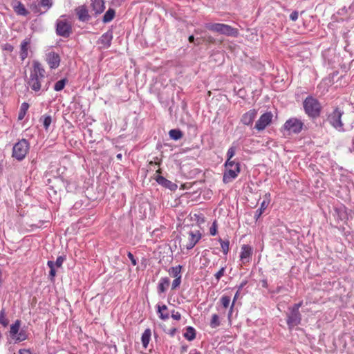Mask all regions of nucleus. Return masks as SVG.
<instances>
[{"label": "nucleus", "instance_id": "obj_19", "mask_svg": "<svg viewBox=\"0 0 354 354\" xmlns=\"http://www.w3.org/2000/svg\"><path fill=\"white\" fill-rule=\"evenodd\" d=\"M30 44V39L26 38L21 44L20 46V58L24 61L28 57V46Z\"/></svg>", "mask_w": 354, "mask_h": 354}, {"label": "nucleus", "instance_id": "obj_35", "mask_svg": "<svg viewBox=\"0 0 354 354\" xmlns=\"http://www.w3.org/2000/svg\"><path fill=\"white\" fill-rule=\"evenodd\" d=\"M268 203H269V202L266 201H263L261 203V207L256 212V216L259 217L262 214V213L264 212V210L268 207Z\"/></svg>", "mask_w": 354, "mask_h": 354}, {"label": "nucleus", "instance_id": "obj_5", "mask_svg": "<svg viewBox=\"0 0 354 354\" xmlns=\"http://www.w3.org/2000/svg\"><path fill=\"white\" fill-rule=\"evenodd\" d=\"M205 27L209 30L227 36H235L237 34L236 29L227 24L219 23H207L205 24Z\"/></svg>", "mask_w": 354, "mask_h": 354}, {"label": "nucleus", "instance_id": "obj_36", "mask_svg": "<svg viewBox=\"0 0 354 354\" xmlns=\"http://www.w3.org/2000/svg\"><path fill=\"white\" fill-rule=\"evenodd\" d=\"M220 325V320L218 315L214 314L212 316V319L210 321V326L212 328H216Z\"/></svg>", "mask_w": 354, "mask_h": 354}, {"label": "nucleus", "instance_id": "obj_15", "mask_svg": "<svg viewBox=\"0 0 354 354\" xmlns=\"http://www.w3.org/2000/svg\"><path fill=\"white\" fill-rule=\"evenodd\" d=\"M257 112L255 109L248 111L242 115L241 122L245 125H251L257 116Z\"/></svg>", "mask_w": 354, "mask_h": 354}, {"label": "nucleus", "instance_id": "obj_7", "mask_svg": "<svg viewBox=\"0 0 354 354\" xmlns=\"http://www.w3.org/2000/svg\"><path fill=\"white\" fill-rule=\"evenodd\" d=\"M343 111L338 108H336L328 118L329 123L339 131H343V123L342 122V116Z\"/></svg>", "mask_w": 354, "mask_h": 354}, {"label": "nucleus", "instance_id": "obj_21", "mask_svg": "<svg viewBox=\"0 0 354 354\" xmlns=\"http://www.w3.org/2000/svg\"><path fill=\"white\" fill-rule=\"evenodd\" d=\"M170 283V280L168 277H162L160 278L158 285V293L165 292L168 288Z\"/></svg>", "mask_w": 354, "mask_h": 354}, {"label": "nucleus", "instance_id": "obj_9", "mask_svg": "<svg viewBox=\"0 0 354 354\" xmlns=\"http://www.w3.org/2000/svg\"><path fill=\"white\" fill-rule=\"evenodd\" d=\"M272 117L273 115L271 112L263 113L257 121L254 128L259 131L264 130L266 127L271 123Z\"/></svg>", "mask_w": 354, "mask_h": 354}, {"label": "nucleus", "instance_id": "obj_17", "mask_svg": "<svg viewBox=\"0 0 354 354\" xmlns=\"http://www.w3.org/2000/svg\"><path fill=\"white\" fill-rule=\"evenodd\" d=\"M28 338L27 333H10L7 337L8 343L17 344Z\"/></svg>", "mask_w": 354, "mask_h": 354}, {"label": "nucleus", "instance_id": "obj_58", "mask_svg": "<svg viewBox=\"0 0 354 354\" xmlns=\"http://www.w3.org/2000/svg\"><path fill=\"white\" fill-rule=\"evenodd\" d=\"M144 332H146V333L151 332V330L149 328H147V329H145V330Z\"/></svg>", "mask_w": 354, "mask_h": 354}, {"label": "nucleus", "instance_id": "obj_59", "mask_svg": "<svg viewBox=\"0 0 354 354\" xmlns=\"http://www.w3.org/2000/svg\"><path fill=\"white\" fill-rule=\"evenodd\" d=\"M170 332L175 333V332H176V328H173V329L171 330Z\"/></svg>", "mask_w": 354, "mask_h": 354}, {"label": "nucleus", "instance_id": "obj_27", "mask_svg": "<svg viewBox=\"0 0 354 354\" xmlns=\"http://www.w3.org/2000/svg\"><path fill=\"white\" fill-rule=\"evenodd\" d=\"M115 16V10L109 8L103 16V21L104 23L110 22Z\"/></svg>", "mask_w": 354, "mask_h": 354}, {"label": "nucleus", "instance_id": "obj_55", "mask_svg": "<svg viewBox=\"0 0 354 354\" xmlns=\"http://www.w3.org/2000/svg\"><path fill=\"white\" fill-rule=\"evenodd\" d=\"M189 41L191 43L194 41V37L193 35L189 37Z\"/></svg>", "mask_w": 354, "mask_h": 354}, {"label": "nucleus", "instance_id": "obj_13", "mask_svg": "<svg viewBox=\"0 0 354 354\" xmlns=\"http://www.w3.org/2000/svg\"><path fill=\"white\" fill-rule=\"evenodd\" d=\"M252 252L253 250L250 245L244 244L241 246L240 259L243 263H249L250 261Z\"/></svg>", "mask_w": 354, "mask_h": 354}, {"label": "nucleus", "instance_id": "obj_42", "mask_svg": "<svg viewBox=\"0 0 354 354\" xmlns=\"http://www.w3.org/2000/svg\"><path fill=\"white\" fill-rule=\"evenodd\" d=\"M181 278L182 277H177L175 278L174 280L172 281L171 284V289L174 290L179 287V286L181 283Z\"/></svg>", "mask_w": 354, "mask_h": 354}, {"label": "nucleus", "instance_id": "obj_6", "mask_svg": "<svg viewBox=\"0 0 354 354\" xmlns=\"http://www.w3.org/2000/svg\"><path fill=\"white\" fill-rule=\"evenodd\" d=\"M71 24L62 16L56 21V33L63 37H68L71 33Z\"/></svg>", "mask_w": 354, "mask_h": 354}, {"label": "nucleus", "instance_id": "obj_46", "mask_svg": "<svg viewBox=\"0 0 354 354\" xmlns=\"http://www.w3.org/2000/svg\"><path fill=\"white\" fill-rule=\"evenodd\" d=\"M127 256L129 259H130L131 263L133 266H136L137 264V261L133 254L130 252H128Z\"/></svg>", "mask_w": 354, "mask_h": 354}, {"label": "nucleus", "instance_id": "obj_39", "mask_svg": "<svg viewBox=\"0 0 354 354\" xmlns=\"http://www.w3.org/2000/svg\"><path fill=\"white\" fill-rule=\"evenodd\" d=\"M21 326V321L17 319L10 326V332H19Z\"/></svg>", "mask_w": 354, "mask_h": 354}, {"label": "nucleus", "instance_id": "obj_18", "mask_svg": "<svg viewBox=\"0 0 354 354\" xmlns=\"http://www.w3.org/2000/svg\"><path fill=\"white\" fill-rule=\"evenodd\" d=\"M75 12L78 19L81 21H87L90 19V15L86 6H82L75 9Z\"/></svg>", "mask_w": 354, "mask_h": 354}, {"label": "nucleus", "instance_id": "obj_37", "mask_svg": "<svg viewBox=\"0 0 354 354\" xmlns=\"http://www.w3.org/2000/svg\"><path fill=\"white\" fill-rule=\"evenodd\" d=\"M52 122V118L50 115L43 116V126L46 130H48Z\"/></svg>", "mask_w": 354, "mask_h": 354}, {"label": "nucleus", "instance_id": "obj_43", "mask_svg": "<svg viewBox=\"0 0 354 354\" xmlns=\"http://www.w3.org/2000/svg\"><path fill=\"white\" fill-rule=\"evenodd\" d=\"M217 233V223L216 221H214L210 229H209V234L212 236H215Z\"/></svg>", "mask_w": 354, "mask_h": 354}, {"label": "nucleus", "instance_id": "obj_24", "mask_svg": "<svg viewBox=\"0 0 354 354\" xmlns=\"http://www.w3.org/2000/svg\"><path fill=\"white\" fill-rule=\"evenodd\" d=\"M181 269L182 266L180 265H178L175 267H171L168 270L169 274L174 278L182 277Z\"/></svg>", "mask_w": 354, "mask_h": 354}, {"label": "nucleus", "instance_id": "obj_52", "mask_svg": "<svg viewBox=\"0 0 354 354\" xmlns=\"http://www.w3.org/2000/svg\"><path fill=\"white\" fill-rule=\"evenodd\" d=\"M186 332H195V330L192 326H187L186 328Z\"/></svg>", "mask_w": 354, "mask_h": 354}, {"label": "nucleus", "instance_id": "obj_31", "mask_svg": "<svg viewBox=\"0 0 354 354\" xmlns=\"http://www.w3.org/2000/svg\"><path fill=\"white\" fill-rule=\"evenodd\" d=\"M47 266L50 268L49 277L50 279L53 280L56 274L55 263L53 261H48Z\"/></svg>", "mask_w": 354, "mask_h": 354}, {"label": "nucleus", "instance_id": "obj_29", "mask_svg": "<svg viewBox=\"0 0 354 354\" xmlns=\"http://www.w3.org/2000/svg\"><path fill=\"white\" fill-rule=\"evenodd\" d=\"M67 82L68 81L66 78L57 81L54 86V90L55 91H61L65 87Z\"/></svg>", "mask_w": 354, "mask_h": 354}, {"label": "nucleus", "instance_id": "obj_45", "mask_svg": "<svg viewBox=\"0 0 354 354\" xmlns=\"http://www.w3.org/2000/svg\"><path fill=\"white\" fill-rule=\"evenodd\" d=\"M196 333H184L185 337L189 341L194 340L196 337Z\"/></svg>", "mask_w": 354, "mask_h": 354}, {"label": "nucleus", "instance_id": "obj_38", "mask_svg": "<svg viewBox=\"0 0 354 354\" xmlns=\"http://www.w3.org/2000/svg\"><path fill=\"white\" fill-rule=\"evenodd\" d=\"M236 149V147L233 145L228 149L227 152V160H229V161H232L231 159L234 156Z\"/></svg>", "mask_w": 354, "mask_h": 354}, {"label": "nucleus", "instance_id": "obj_56", "mask_svg": "<svg viewBox=\"0 0 354 354\" xmlns=\"http://www.w3.org/2000/svg\"><path fill=\"white\" fill-rule=\"evenodd\" d=\"M122 157V155L121 153H119V154L117 155V158L119 159V160H121Z\"/></svg>", "mask_w": 354, "mask_h": 354}, {"label": "nucleus", "instance_id": "obj_34", "mask_svg": "<svg viewBox=\"0 0 354 354\" xmlns=\"http://www.w3.org/2000/svg\"><path fill=\"white\" fill-rule=\"evenodd\" d=\"M240 292H241V291L237 290L236 292L234 295V297L233 298V301H232V302L231 304V306H230V309L229 310V312H228V318H229V319H230V317H231V316L232 315L234 303L239 299Z\"/></svg>", "mask_w": 354, "mask_h": 354}, {"label": "nucleus", "instance_id": "obj_40", "mask_svg": "<svg viewBox=\"0 0 354 354\" xmlns=\"http://www.w3.org/2000/svg\"><path fill=\"white\" fill-rule=\"evenodd\" d=\"M225 271V268L222 267L215 274V279H216V281L218 282L221 278L224 275Z\"/></svg>", "mask_w": 354, "mask_h": 354}, {"label": "nucleus", "instance_id": "obj_41", "mask_svg": "<svg viewBox=\"0 0 354 354\" xmlns=\"http://www.w3.org/2000/svg\"><path fill=\"white\" fill-rule=\"evenodd\" d=\"M40 4L41 6L46 8V10H48L53 6L52 0H41Z\"/></svg>", "mask_w": 354, "mask_h": 354}, {"label": "nucleus", "instance_id": "obj_3", "mask_svg": "<svg viewBox=\"0 0 354 354\" xmlns=\"http://www.w3.org/2000/svg\"><path fill=\"white\" fill-rule=\"evenodd\" d=\"M225 172L223 176L224 183H229L234 180L240 173V164L235 161L227 160L225 163Z\"/></svg>", "mask_w": 354, "mask_h": 354}, {"label": "nucleus", "instance_id": "obj_53", "mask_svg": "<svg viewBox=\"0 0 354 354\" xmlns=\"http://www.w3.org/2000/svg\"><path fill=\"white\" fill-rule=\"evenodd\" d=\"M187 348H188V346H187V345H183V346H181V351H182L183 352H185V351H187Z\"/></svg>", "mask_w": 354, "mask_h": 354}, {"label": "nucleus", "instance_id": "obj_2", "mask_svg": "<svg viewBox=\"0 0 354 354\" xmlns=\"http://www.w3.org/2000/svg\"><path fill=\"white\" fill-rule=\"evenodd\" d=\"M303 106L305 113L310 118H315L319 116L322 106L319 101L313 97H307L303 102Z\"/></svg>", "mask_w": 354, "mask_h": 354}, {"label": "nucleus", "instance_id": "obj_44", "mask_svg": "<svg viewBox=\"0 0 354 354\" xmlns=\"http://www.w3.org/2000/svg\"><path fill=\"white\" fill-rule=\"evenodd\" d=\"M64 260H65V257H64V256H59L57 258L56 261L54 262L55 263V266H56L58 268L61 267L62 266Z\"/></svg>", "mask_w": 354, "mask_h": 354}, {"label": "nucleus", "instance_id": "obj_51", "mask_svg": "<svg viewBox=\"0 0 354 354\" xmlns=\"http://www.w3.org/2000/svg\"><path fill=\"white\" fill-rule=\"evenodd\" d=\"M5 50H9V51H12L13 50V47L12 45L10 44H7L6 45L5 48H4Z\"/></svg>", "mask_w": 354, "mask_h": 354}, {"label": "nucleus", "instance_id": "obj_10", "mask_svg": "<svg viewBox=\"0 0 354 354\" xmlns=\"http://www.w3.org/2000/svg\"><path fill=\"white\" fill-rule=\"evenodd\" d=\"M301 317L299 312H295L289 309V313L287 314V324L290 330H292L295 326L299 325L301 322Z\"/></svg>", "mask_w": 354, "mask_h": 354}, {"label": "nucleus", "instance_id": "obj_32", "mask_svg": "<svg viewBox=\"0 0 354 354\" xmlns=\"http://www.w3.org/2000/svg\"><path fill=\"white\" fill-rule=\"evenodd\" d=\"M151 339V333H142V343L145 348H147Z\"/></svg>", "mask_w": 354, "mask_h": 354}, {"label": "nucleus", "instance_id": "obj_49", "mask_svg": "<svg viewBox=\"0 0 354 354\" xmlns=\"http://www.w3.org/2000/svg\"><path fill=\"white\" fill-rule=\"evenodd\" d=\"M171 317L175 320H179L181 317V315L180 313L173 310L171 313Z\"/></svg>", "mask_w": 354, "mask_h": 354}, {"label": "nucleus", "instance_id": "obj_48", "mask_svg": "<svg viewBox=\"0 0 354 354\" xmlns=\"http://www.w3.org/2000/svg\"><path fill=\"white\" fill-rule=\"evenodd\" d=\"M298 16H299V13L297 11H293L290 15V19L293 21H295L296 20H297L298 19Z\"/></svg>", "mask_w": 354, "mask_h": 354}, {"label": "nucleus", "instance_id": "obj_28", "mask_svg": "<svg viewBox=\"0 0 354 354\" xmlns=\"http://www.w3.org/2000/svg\"><path fill=\"white\" fill-rule=\"evenodd\" d=\"M220 303L224 308H230L231 297L228 295H223L220 299Z\"/></svg>", "mask_w": 354, "mask_h": 354}, {"label": "nucleus", "instance_id": "obj_25", "mask_svg": "<svg viewBox=\"0 0 354 354\" xmlns=\"http://www.w3.org/2000/svg\"><path fill=\"white\" fill-rule=\"evenodd\" d=\"M29 108V104L27 102H23L20 107V111L18 115V120H21L25 117L26 112Z\"/></svg>", "mask_w": 354, "mask_h": 354}, {"label": "nucleus", "instance_id": "obj_50", "mask_svg": "<svg viewBox=\"0 0 354 354\" xmlns=\"http://www.w3.org/2000/svg\"><path fill=\"white\" fill-rule=\"evenodd\" d=\"M246 283H247V281H243V282H242V283H241L238 286V288H237V290L241 291V290L243 289V288L246 285Z\"/></svg>", "mask_w": 354, "mask_h": 354}, {"label": "nucleus", "instance_id": "obj_1", "mask_svg": "<svg viewBox=\"0 0 354 354\" xmlns=\"http://www.w3.org/2000/svg\"><path fill=\"white\" fill-rule=\"evenodd\" d=\"M45 78V70L40 63L35 62L33 64V69L30 75L28 85L34 91H39L41 89V82Z\"/></svg>", "mask_w": 354, "mask_h": 354}, {"label": "nucleus", "instance_id": "obj_12", "mask_svg": "<svg viewBox=\"0 0 354 354\" xmlns=\"http://www.w3.org/2000/svg\"><path fill=\"white\" fill-rule=\"evenodd\" d=\"M201 239V234L198 230L190 231L189 232V241L185 245L187 250L192 249Z\"/></svg>", "mask_w": 354, "mask_h": 354}, {"label": "nucleus", "instance_id": "obj_22", "mask_svg": "<svg viewBox=\"0 0 354 354\" xmlns=\"http://www.w3.org/2000/svg\"><path fill=\"white\" fill-rule=\"evenodd\" d=\"M91 6L95 14L102 13L105 8L104 2L103 0H93Z\"/></svg>", "mask_w": 354, "mask_h": 354}, {"label": "nucleus", "instance_id": "obj_4", "mask_svg": "<svg viewBox=\"0 0 354 354\" xmlns=\"http://www.w3.org/2000/svg\"><path fill=\"white\" fill-rule=\"evenodd\" d=\"M30 149V144L23 138L15 143L12 147V156L19 161L23 160Z\"/></svg>", "mask_w": 354, "mask_h": 354}, {"label": "nucleus", "instance_id": "obj_14", "mask_svg": "<svg viewBox=\"0 0 354 354\" xmlns=\"http://www.w3.org/2000/svg\"><path fill=\"white\" fill-rule=\"evenodd\" d=\"M46 62L52 69L58 68L60 63V57L57 53L50 52L46 55Z\"/></svg>", "mask_w": 354, "mask_h": 354}, {"label": "nucleus", "instance_id": "obj_47", "mask_svg": "<svg viewBox=\"0 0 354 354\" xmlns=\"http://www.w3.org/2000/svg\"><path fill=\"white\" fill-rule=\"evenodd\" d=\"M301 306H302V302H299V303L294 304V306L289 308V309H291V310H294L295 312H299V308Z\"/></svg>", "mask_w": 354, "mask_h": 354}, {"label": "nucleus", "instance_id": "obj_30", "mask_svg": "<svg viewBox=\"0 0 354 354\" xmlns=\"http://www.w3.org/2000/svg\"><path fill=\"white\" fill-rule=\"evenodd\" d=\"M9 324L8 319L6 317L5 310L3 308L0 311V324L4 328L7 327Z\"/></svg>", "mask_w": 354, "mask_h": 354}, {"label": "nucleus", "instance_id": "obj_57", "mask_svg": "<svg viewBox=\"0 0 354 354\" xmlns=\"http://www.w3.org/2000/svg\"><path fill=\"white\" fill-rule=\"evenodd\" d=\"M48 88V86H45L43 88V91H47Z\"/></svg>", "mask_w": 354, "mask_h": 354}, {"label": "nucleus", "instance_id": "obj_8", "mask_svg": "<svg viewBox=\"0 0 354 354\" xmlns=\"http://www.w3.org/2000/svg\"><path fill=\"white\" fill-rule=\"evenodd\" d=\"M304 123L301 120L292 118L288 120L283 124V129L290 133H299L303 129Z\"/></svg>", "mask_w": 354, "mask_h": 354}, {"label": "nucleus", "instance_id": "obj_23", "mask_svg": "<svg viewBox=\"0 0 354 354\" xmlns=\"http://www.w3.org/2000/svg\"><path fill=\"white\" fill-rule=\"evenodd\" d=\"M157 308V313L158 314V316L161 319L165 320L169 319V313L166 305H158Z\"/></svg>", "mask_w": 354, "mask_h": 354}, {"label": "nucleus", "instance_id": "obj_26", "mask_svg": "<svg viewBox=\"0 0 354 354\" xmlns=\"http://www.w3.org/2000/svg\"><path fill=\"white\" fill-rule=\"evenodd\" d=\"M169 137L174 140H180L183 137V133L179 129H171L169 132Z\"/></svg>", "mask_w": 354, "mask_h": 354}, {"label": "nucleus", "instance_id": "obj_54", "mask_svg": "<svg viewBox=\"0 0 354 354\" xmlns=\"http://www.w3.org/2000/svg\"><path fill=\"white\" fill-rule=\"evenodd\" d=\"M189 354H201V353L196 350H194L190 351Z\"/></svg>", "mask_w": 354, "mask_h": 354}, {"label": "nucleus", "instance_id": "obj_33", "mask_svg": "<svg viewBox=\"0 0 354 354\" xmlns=\"http://www.w3.org/2000/svg\"><path fill=\"white\" fill-rule=\"evenodd\" d=\"M218 241L220 242L223 252L225 254H227L229 251V245H230L229 241H223L221 239H219Z\"/></svg>", "mask_w": 354, "mask_h": 354}, {"label": "nucleus", "instance_id": "obj_11", "mask_svg": "<svg viewBox=\"0 0 354 354\" xmlns=\"http://www.w3.org/2000/svg\"><path fill=\"white\" fill-rule=\"evenodd\" d=\"M113 37V31L109 30L99 38L97 44L100 45L101 48L106 49L111 46Z\"/></svg>", "mask_w": 354, "mask_h": 354}, {"label": "nucleus", "instance_id": "obj_20", "mask_svg": "<svg viewBox=\"0 0 354 354\" xmlns=\"http://www.w3.org/2000/svg\"><path fill=\"white\" fill-rule=\"evenodd\" d=\"M12 7L15 12L21 16H27L28 15V11L26 9L25 6L20 2L17 1H15L12 2Z\"/></svg>", "mask_w": 354, "mask_h": 354}, {"label": "nucleus", "instance_id": "obj_16", "mask_svg": "<svg viewBox=\"0 0 354 354\" xmlns=\"http://www.w3.org/2000/svg\"><path fill=\"white\" fill-rule=\"evenodd\" d=\"M156 182L162 185V187L169 189L171 191H175L177 189V185L174 183L173 182L166 179L165 177L162 176H158L156 178Z\"/></svg>", "mask_w": 354, "mask_h": 354}]
</instances>
